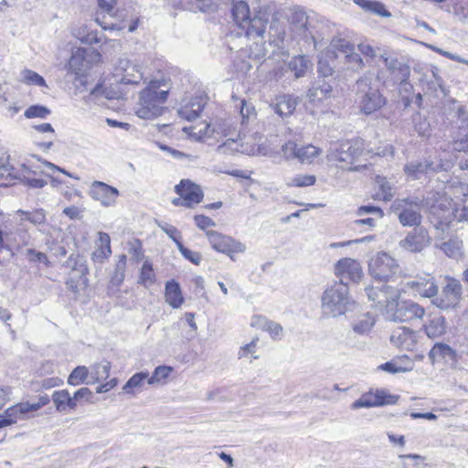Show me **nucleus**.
<instances>
[{"label":"nucleus","mask_w":468,"mask_h":468,"mask_svg":"<svg viewBox=\"0 0 468 468\" xmlns=\"http://www.w3.org/2000/svg\"><path fill=\"white\" fill-rule=\"evenodd\" d=\"M169 89L164 80H152L141 91L136 114L141 119H154L162 115Z\"/></svg>","instance_id":"f257e3e1"},{"label":"nucleus","mask_w":468,"mask_h":468,"mask_svg":"<svg viewBox=\"0 0 468 468\" xmlns=\"http://www.w3.org/2000/svg\"><path fill=\"white\" fill-rule=\"evenodd\" d=\"M350 304L349 289L345 282H334L324 290L321 297L323 313L328 316L338 317L345 314Z\"/></svg>","instance_id":"f03ea898"},{"label":"nucleus","mask_w":468,"mask_h":468,"mask_svg":"<svg viewBox=\"0 0 468 468\" xmlns=\"http://www.w3.org/2000/svg\"><path fill=\"white\" fill-rule=\"evenodd\" d=\"M368 300L372 306L378 309L386 317L395 308L400 293L399 289L388 284L379 283L366 288Z\"/></svg>","instance_id":"7ed1b4c3"},{"label":"nucleus","mask_w":468,"mask_h":468,"mask_svg":"<svg viewBox=\"0 0 468 468\" xmlns=\"http://www.w3.org/2000/svg\"><path fill=\"white\" fill-rule=\"evenodd\" d=\"M421 204L419 198H397L391 205V210L402 226L418 228L422 219Z\"/></svg>","instance_id":"20e7f679"},{"label":"nucleus","mask_w":468,"mask_h":468,"mask_svg":"<svg viewBox=\"0 0 468 468\" xmlns=\"http://www.w3.org/2000/svg\"><path fill=\"white\" fill-rule=\"evenodd\" d=\"M363 148L364 144L360 139L332 143L326 157L329 162L352 164L355 159L361 155Z\"/></svg>","instance_id":"39448f33"},{"label":"nucleus","mask_w":468,"mask_h":468,"mask_svg":"<svg viewBox=\"0 0 468 468\" xmlns=\"http://www.w3.org/2000/svg\"><path fill=\"white\" fill-rule=\"evenodd\" d=\"M369 80L368 77L357 80L360 109L365 114H371L386 104V99L380 91L369 87Z\"/></svg>","instance_id":"423d86ee"},{"label":"nucleus","mask_w":468,"mask_h":468,"mask_svg":"<svg viewBox=\"0 0 468 468\" xmlns=\"http://www.w3.org/2000/svg\"><path fill=\"white\" fill-rule=\"evenodd\" d=\"M446 283L441 292L433 298L432 303L438 308L447 310L456 307L463 297V285L453 277L446 276Z\"/></svg>","instance_id":"0eeeda50"},{"label":"nucleus","mask_w":468,"mask_h":468,"mask_svg":"<svg viewBox=\"0 0 468 468\" xmlns=\"http://www.w3.org/2000/svg\"><path fill=\"white\" fill-rule=\"evenodd\" d=\"M399 271L396 259L386 252H378L371 258L368 263L370 275L378 281H386L395 275Z\"/></svg>","instance_id":"6e6552de"},{"label":"nucleus","mask_w":468,"mask_h":468,"mask_svg":"<svg viewBox=\"0 0 468 468\" xmlns=\"http://www.w3.org/2000/svg\"><path fill=\"white\" fill-rule=\"evenodd\" d=\"M206 234L211 247L218 252L229 255L231 260H234V253H241L246 250V246L242 242L229 236L223 235L214 230H208Z\"/></svg>","instance_id":"1a4fd4ad"},{"label":"nucleus","mask_w":468,"mask_h":468,"mask_svg":"<svg viewBox=\"0 0 468 468\" xmlns=\"http://www.w3.org/2000/svg\"><path fill=\"white\" fill-rule=\"evenodd\" d=\"M399 400V396L389 394L383 389H377L376 392H367L359 399L355 400L351 405V410H358L361 408H373L384 405H393Z\"/></svg>","instance_id":"9d476101"},{"label":"nucleus","mask_w":468,"mask_h":468,"mask_svg":"<svg viewBox=\"0 0 468 468\" xmlns=\"http://www.w3.org/2000/svg\"><path fill=\"white\" fill-rule=\"evenodd\" d=\"M115 77L123 84L137 85L144 79L143 68L137 62L122 58L115 67Z\"/></svg>","instance_id":"9b49d317"},{"label":"nucleus","mask_w":468,"mask_h":468,"mask_svg":"<svg viewBox=\"0 0 468 468\" xmlns=\"http://www.w3.org/2000/svg\"><path fill=\"white\" fill-rule=\"evenodd\" d=\"M424 314V308L414 302L399 303V301H396L395 308L388 314L387 319L393 322H410L422 318Z\"/></svg>","instance_id":"f8f14e48"},{"label":"nucleus","mask_w":468,"mask_h":468,"mask_svg":"<svg viewBox=\"0 0 468 468\" xmlns=\"http://www.w3.org/2000/svg\"><path fill=\"white\" fill-rule=\"evenodd\" d=\"M335 274L340 279L338 282H358L363 274L361 264L354 259L344 258L335 265Z\"/></svg>","instance_id":"ddd939ff"},{"label":"nucleus","mask_w":468,"mask_h":468,"mask_svg":"<svg viewBox=\"0 0 468 468\" xmlns=\"http://www.w3.org/2000/svg\"><path fill=\"white\" fill-rule=\"evenodd\" d=\"M119 190L101 181H94L91 183L89 195L99 201L104 207L113 206L119 197Z\"/></svg>","instance_id":"4468645a"},{"label":"nucleus","mask_w":468,"mask_h":468,"mask_svg":"<svg viewBox=\"0 0 468 468\" xmlns=\"http://www.w3.org/2000/svg\"><path fill=\"white\" fill-rule=\"evenodd\" d=\"M399 244L405 250L420 252L430 244V236L425 229L415 228Z\"/></svg>","instance_id":"2eb2a0df"},{"label":"nucleus","mask_w":468,"mask_h":468,"mask_svg":"<svg viewBox=\"0 0 468 468\" xmlns=\"http://www.w3.org/2000/svg\"><path fill=\"white\" fill-rule=\"evenodd\" d=\"M175 191L186 201V207L199 204L204 197L200 186L188 179H183L175 186Z\"/></svg>","instance_id":"dca6fc26"},{"label":"nucleus","mask_w":468,"mask_h":468,"mask_svg":"<svg viewBox=\"0 0 468 468\" xmlns=\"http://www.w3.org/2000/svg\"><path fill=\"white\" fill-rule=\"evenodd\" d=\"M390 342L400 349L413 350L418 343V335L415 331L401 326L392 332Z\"/></svg>","instance_id":"f3484780"},{"label":"nucleus","mask_w":468,"mask_h":468,"mask_svg":"<svg viewBox=\"0 0 468 468\" xmlns=\"http://www.w3.org/2000/svg\"><path fill=\"white\" fill-rule=\"evenodd\" d=\"M386 68L393 74V78L398 82H405L410 78V67L399 61L397 58H393L387 53H383L380 56Z\"/></svg>","instance_id":"a211bd4d"},{"label":"nucleus","mask_w":468,"mask_h":468,"mask_svg":"<svg viewBox=\"0 0 468 468\" xmlns=\"http://www.w3.org/2000/svg\"><path fill=\"white\" fill-rule=\"evenodd\" d=\"M442 205V202H440L434 204L431 207V213L438 215V218L440 219L439 225L442 229L444 226H448L450 224L452 218H455L459 221H468V206H465L461 210H458L452 207L451 203H449L450 208L447 210H442V214L441 215L438 210Z\"/></svg>","instance_id":"6ab92c4d"},{"label":"nucleus","mask_w":468,"mask_h":468,"mask_svg":"<svg viewBox=\"0 0 468 468\" xmlns=\"http://www.w3.org/2000/svg\"><path fill=\"white\" fill-rule=\"evenodd\" d=\"M217 153L219 154H234L235 153L250 154L254 153V150L253 148L249 149L244 144L240 134L237 133L235 136L226 138V141L217 147Z\"/></svg>","instance_id":"aec40b11"},{"label":"nucleus","mask_w":468,"mask_h":468,"mask_svg":"<svg viewBox=\"0 0 468 468\" xmlns=\"http://www.w3.org/2000/svg\"><path fill=\"white\" fill-rule=\"evenodd\" d=\"M298 104L297 98L289 94H282L275 97L271 107L276 114L282 118L291 116Z\"/></svg>","instance_id":"412c9836"},{"label":"nucleus","mask_w":468,"mask_h":468,"mask_svg":"<svg viewBox=\"0 0 468 468\" xmlns=\"http://www.w3.org/2000/svg\"><path fill=\"white\" fill-rule=\"evenodd\" d=\"M426 335L431 339L441 337L447 331L446 319L442 315L430 317L423 324Z\"/></svg>","instance_id":"4be33fe9"},{"label":"nucleus","mask_w":468,"mask_h":468,"mask_svg":"<svg viewBox=\"0 0 468 468\" xmlns=\"http://www.w3.org/2000/svg\"><path fill=\"white\" fill-rule=\"evenodd\" d=\"M89 50L82 48L74 49L67 64L68 71L76 75L81 74L89 63L87 56Z\"/></svg>","instance_id":"5701e85b"},{"label":"nucleus","mask_w":468,"mask_h":468,"mask_svg":"<svg viewBox=\"0 0 468 468\" xmlns=\"http://www.w3.org/2000/svg\"><path fill=\"white\" fill-rule=\"evenodd\" d=\"M456 352L447 344L436 343L429 352L431 364L455 360Z\"/></svg>","instance_id":"b1692460"},{"label":"nucleus","mask_w":468,"mask_h":468,"mask_svg":"<svg viewBox=\"0 0 468 468\" xmlns=\"http://www.w3.org/2000/svg\"><path fill=\"white\" fill-rule=\"evenodd\" d=\"M288 22L291 30L299 35L304 36L307 31L308 16L302 9H292L288 16Z\"/></svg>","instance_id":"393cba45"},{"label":"nucleus","mask_w":468,"mask_h":468,"mask_svg":"<svg viewBox=\"0 0 468 468\" xmlns=\"http://www.w3.org/2000/svg\"><path fill=\"white\" fill-rule=\"evenodd\" d=\"M439 248L446 256L455 261H460L464 257L463 240L457 237L451 238L450 239L441 242L439 245Z\"/></svg>","instance_id":"a878e982"},{"label":"nucleus","mask_w":468,"mask_h":468,"mask_svg":"<svg viewBox=\"0 0 468 468\" xmlns=\"http://www.w3.org/2000/svg\"><path fill=\"white\" fill-rule=\"evenodd\" d=\"M433 163L430 161L419 162L414 161L408 163L404 166V172L406 176L411 180H417L421 177L422 175L427 174L429 171H434Z\"/></svg>","instance_id":"bb28decb"},{"label":"nucleus","mask_w":468,"mask_h":468,"mask_svg":"<svg viewBox=\"0 0 468 468\" xmlns=\"http://www.w3.org/2000/svg\"><path fill=\"white\" fill-rule=\"evenodd\" d=\"M72 35L82 43L92 45L102 42V37L98 36V32L91 30L88 25L80 24L72 29Z\"/></svg>","instance_id":"cd10ccee"},{"label":"nucleus","mask_w":468,"mask_h":468,"mask_svg":"<svg viewBox=\"0 0 468 468\" xmlns=\"http://www.w3.org/2000/svg\"><path fill=\"white\" fill-rule=\"evenodd\" d=\"M96 246L97 248L92 252V260L96 262H103L112 253L110 236L107 233L99 232Z\"/></svg>","instance_id":"c85d7f7f"},{"label":"nucleus","mask_w":468,"mask_h":468,"mask_svg":"<svg viewBox=\"0 0 468 468\" xmlns=\"http://www.w3.org/2000/svg\"><path fill=\"white\" fill-rule=\"evenodd\" d=\"M165 302L173 308H179L184 303L179 284L175 281L167 282L165 292Z\"/></svg>","instance_id":"c756f323"},{"label":"nucleus","mask_w":468,"mask_h":468,"mask_svg":"<svg viewBox=\"0 0 468 468\" xmlns=\"http://www.w3.org/2000/svg\"><path fill=\"white\" fill-rule=\"evenodd\" d=\"M29 412V403H20L6 410L5 416H0V428L16 422V420L25 413Z\"/></svg>","instance_id":"7c9ffc66"},{"label":"nucleus","mask_w":468,"mask_h":468,"mask_svg":"<svg viewBox=\"0 0 468 468\" xmlns=\"http://www.w3.org/2000/svg\"><path fill=\"white\" fill-rule=\"evenodd\" d=\"M267 20L262 17L255 16L245 23L246 36L253 38H262L267 27Z\"/></svg>","instance_id":"2f4dec72"},{"label":"nucleus","mask_w":468,"mask_h":468,"mask_svg":"<svg viewBox=\"0 0 468 468\" xmlns=\"http://www.w3.org/2000/svg\"><path fill=\"white\" fill-rule=\"evenodd\" d=\"M411 287L423 297L431 298L435 297L438 293V287L432 278L413 281Z\"/></svg>","instance_id":"473e14b6"},{"label":"nucleus","mask_w":468,"mask_h":468,"mask_svg":"<svg viewBox=\"0 0 468 468\" xmlns=\"http://www.w3.org/2000/svg\"><path fill=\"white\" fill-rule=\"evenodd\" d=\"M232 16L239 27H245V23L251 18L248 4L244 1L236 2L232 7Z\"/></svg>","instance_id":"72a5a7b5"},{"label":"nucleus","mask_w":468,"mask_h":468,"mask_svg":"<svg viewBox=\"0 0 468 468\" xmlns=\"http://www.w3.org/2000/svg\"><path fill=\"white\" fill-rule=\"evenodd\" d=\"M156 281L155 272L153 264L145 261L140 270L137 283L148 289L154 284Z\"/></svg>","instance_id":"f704fd0d"},{"label":"nucleus","mask_w":468,"mask_h":468,"mask_svg":"<svg viewBox=\"0 0 468 468\" xmlns=\"http://www.w3.org/2000/svg\"><path fill=\"white\" fill-rule=\"evenodd\" d=\"M126 269V255L122 254L115 265L114 271L110 281V289L118 288L124 281Z\"/></svg>","instance_id":"c9c22d12"},{"label":"nucleus","mask_w":468,"mask_h":468,"mask_svg":"<svg viewBox=\"0 0 468 468\" xmlns=\"http://www.w3.org/2000/svg\"><path fill=\"white\" fill-rule=\"evenodd\" d=\"M298 150L297 160L302 164H312L322 154V149L313 144L299 146Z\"/></svg>","instance_id":"e433bc0d"},{"label":"nucleus","mask_w":468,"mask_h":468,"mask_svg":"<svg viewBox=\"0 0 468 468\" xmlns=\"http://www.w3.org/2000/svg\"><path fill=\"white\" fill-rule=\"evenodd\" d=\"M375 322V318L369 313L363 314L354 322L353 331L358 335L367 334L372 329Z\"/></svg>","instance_id":"4c0bfd02"},{"label":"nucleus","mask_w":468,"mask_h":468,"mask_svg":"<svg viewBox=\"0 0 468 468\" xmlns=\"http://www.w3.org/2000/svg\"><path fill=\"white\" fill-rule=\"evenodd\" d=\"M256 321L252 323V325H258L262 330L268 331L272 338H281L282 335V327L281 324L269 321L264 317H256Z\"/></svg>","instance_id":"58836bf2"},{"label":"nucleus","mask_w":468,"mask_h":468,"mask_svg":"<svg viewBox=\"0 0 468 468\" xmlns=\"http://www.w3.org/2000/svg\"><path fill=\"white\" fill-rule=\"evenodd\" d=\"M184 131H189L190 136L196 140H207L212 138L210 124L207 122H199L189 128H184Z\"/></svg>","instance_id":"ea45409f"},{"label":"nucleus","mask_w":468,"mask_h":468,"mask_svg":"<svg viewBox=\"0 0 468 468\" xmlns=\"http://www.w3.org/2000/svg\"><path fill=\"white\" fill-rule=\"evenodd\" d=\"M332 86L324 81L317 86H313L307 91V97L311 101H322L331 95Z\"/></svg>","instance_id":"a19ab883"},{"label":"nucleus","mask_w":468,"mask_h":468,"mask_svg":"<svg viewBox=\"0 0 468 468\" xmlns=\"http://www.w3.org/2000/svg\"><path fill=\"white\" fill-rule=\"evenodd\" d=\"M111 363L104 360L101 363H96L90 367V377L93 382H98L108 378L110 375Z\"/></svg>","instance_id":"79ce46f5"},{"label":"nucleus","mask_w":468,"mask_h":468,"mask_svg":"<svg viewBox=\"0 0 468 468\" xmlns=\"http://www.w3.org/2000/svg\"><path fill=\"white\" fill-rule=\"evenodd\" d=\"M377 186L378 187V196L379 198L389 201L395 195L394 186L385 178L381 176H378L376 180Z\"/></svg>","instance_id":"37998d69"},{"label":"nucleus","mask_w":468,"mask_h":468,"mask_svg":"<svg viewBox=\"0 0 468 468\" xmlns=\"http://www.w3.org/2000/svg\"><path fill=\"white\" fill-rule=\"evenodd\" d=\"M291 71L294 73L296 79L304 75L308 69V60L304 56L293 57L288 64Z\"/></svg>","instance_id":"c03bdc74"},{"label":"nucleus","mask_w":468,"mask_h":468,"mask_svg":"<svg viewBox=\"0 0 468 468\" xmlns=\"http://www.w3.org/2000/svg\"><path fill=\"white\" fill-rule=\"evenodd\" d=\"M316 182V177L314 175L298 174L286 181V186L289 187H305L314 186Z\"/></svg>","instance_id":"a18cd8bd"},{"label":"nucleus","mask_w":468,"mask_h":468,"mask_svg":"<svg viewBox=\"0 0 468 468\" xmlns=\"http://www.w3.org/2000/svg\"><path fill=\"white\" fill-rule=\"evenodd\" d=\"M211 134L212 137L218 135L219 137L229 138L230 136H235L237 132L228 122H218L214 124L213 128H211Z\"/></svg>","instance_id":"49530a36"},{"label":"nucleus","mask_w":468,"mask_h":468,"mask_svg":"<svg viewBox=\"0 0 468 468\" xmlns=\"http://www.w3.org/2000/svg\"><path fill=\"white\" fill-rule=\"evenodd\" d=\"M90 376V370L84 366H79L73 369L68 378V383L71 386H78L83 383Z\"/></svg>","instance_id":"de8ad7c7"},{"label":"nucleus","mask_w":468,"mask_h":468,"mask_svg":"<svg viewBox=\"0 0 468 468\" xmlns=\"http://www.w3.org/2000/svg\"><path fill=\"white\" fill-rule=\"evenodd\" d=\"M21 81L28 85L47 86L43 77L31 69H24L21 72Z\"/></svg>","instance_id":"09e8293b"},{"label":"nucleus","mask_w":468,"mask_h":468,"mask_svg":"<svg viewBox=\"0 0 468 468\" xmlns=\"http://www.w3.org/2000/svg\"><path fill=\"white\" fill-rule=\"evenodd\" d=\"M18 213L23 216V220H27L36 226L42 225L46 221V214L43 209H37L31 212L19 210Z\"/></svg>","instance_id":"8fccbe9b"},{"label":"nucleus","mask_w":468,"mask_h":468,"mask_svg":"<svg viewBox=\"0 0 468 468\" xmlns=\"http://www.w3.org/2000/svg\"><path fill=\"white\" fill-rule=\"evenodd\" d=\"M70 395L66 389L54 391L52 394V400L58 411L67 410V403L69 402Z\"/></svg>","instance_id":"3c124183"},{"label":"nucleus","mask_w":468,"mask_h":468,"mask_svg":"<svg viewBox=\"0 0 468 468\" xmlns=\"http://www.w3.org/2000/svg\"><path fill=\"white\" fill-rule=\"evenodd\" d=\"M173 371V367L168 366H159L155 367L151 378H148L147 382L149 385H154L160 383L168 378L170 373Z\"/></svg>","instance_id":"603ef678"},{"label":"nucleus","mask_w":468,"mask_h":468,"mask_svg":"<svg viewBox=\"0 0 468 468\" xmlns=\"http://www.w3.org/2000/svg\"><path fill=\"white\" fill-rule=\"evenodd\" d=\"M157 146L160 150L165 152L168 155H170L173 159L176 160H186L188 162H193L196 160V156L191 154H185L181 151L174 149L168 145L158 143Z\"/></svg>","instance_id":"864d4df0"},{"label":"nucleus","mask_w":468,"mask_h":468,"mask_svg":"<svg viewBox=\"0 0 468 468\" xmlns=\"http://www.w3.org/2000/svg\"><path fill=\"white\" fill-rule=\"evenodd\" d=\"M146 378H148V373L146 372L134 374L123 386V391L128 394L133 393V389L141 387Z\"/></svg>","instance_id":"5fc2aeb1"},{"label":"nucleus","mask_w":468,"mask_h":468,"mask_svg":"<svg viewBox=\"0 0 468 468\" xmlns=\"http://www.w3.org/2000/svg\"><path fill=\"white\" fill-rule=\"evenodd\" d=\"M50 114V110L43 105H32L28 107L25 112L24 115L27 119L32 118H41L45 119L48 115Z\"/></svg>","instance_id":"6e6d98bb"},{"label":"nucleus","mask_w":468,"mask_h":468,"mask_svg":"<svg viewBox=\"0 0 468 468\" xmlns=\"http://www.w3.org/2000/svg\"><path fill=\"white\" fill-rule=\"evenodd\" d=\"M299 146L293 141H288L282 146V154L287 160L297 159Z\"/></svg>","instance_id":"4d7b16f0"},{"label":"nucleus","mask_w":468,"mask_h":468,"mask_svg":"<svg viewBox=\"0 0 468 468\" xmlns=\"http://www.w3.org/2000/svg\"><path fill=\"white\" fill-rule=\"evenodd\" d=\"M331 47L334 50L345 54L346 57L354 50V46L343 38H334L331 42Z\"/></svg>","instance_id":"13d9d810"},{"label":"nucleus","mask_w":468,"mask_h":468,"mask_svg":"<svg viewBox=\"0 0 468 468\" xmlns=\"http://www.w3.org/2000/svg\"><path fill=\"white\" fill-rule=\"evenodd\" d=\"M158 227L176 243L178 248V243H182L180 241L181 232L174 226L168 223H157Z\"/></svg>","instance_id":"bf43d9fd"},{"label":"nucleus","mask_w":468,"mask_h":468,"mask_svg":"<svg viewBox=\"0 0 468 468\" xmlns=\"http://www.w3.org/2000/svg\"><path fill=\"white\" fill-rule=\"evenodd\" d=\"M346 59L349 68L354 71H359L365 66L360 54L354 52V50L346 55Z\"/></svg>","instance_id":"052dcab7"},{"label":"nucleus","mask_w":468,"mask_h":468,"mask_svg":"<svg viewBox=\"0 0 468 468\" xmlns=\"http://www.w3.org/2000/svg\"><path fill=\"white\" fill-rule=\"evenodd\" d=\"M129 254L131 256V261L134 262H140L143 261L144 255L142 250V244L138 239L129 243Z\"/></svg>","instance_id":"680f3d73"},{"label":"nucleus","mask_w":468,"mask_h":468,"mask_svg":"<svg viewBox=\"0 0 468 468\" xmlns=\"http://www.w3.org/2000/svg\"><path fill=\"white\" fill-rule=\"evenodd\" d=\"M415 131L420 135V136H429L431 133V125L429 122L421 118L420 115L418 116V119H415Z\"/></svg>","instance_id":"e2e57ef3"},{"label":"nucleus","mask_w":468,"mask_h":468,"mask_svg":"<svg viewBox=\"0 0 468 468\" xmlns=\"http://www.w3.org/2000/svg\"><path fill=\"white\" fill-rule=\"evenodd\" d=\"M178 250L186 259L196 265H199L201 261V255L198 252L192 251L185 248L182 243H178Z\"/></svg>","instance_id":"0e129e2a"},{"label":"nucleus","mask_w":468,"mask_h":468,"mask_svg":"<svg viewBox=\"0 0 468 468\" xmlns=\"http://www.w3.org/2000/svg\"><path fill=\"white\" fill-rule=\"evenodd\" d=\"M26 256L28 259V261L33 262H42L46 265L49 264L48 259L47 255L40 251H36L33 249H27L26 250Z\"/></svg>","instance_id":"69168bd1"},{"label":"nucleus","mask_w":468,"mask_h":468,"mask_svg":"<svg viewBox=\"0 0 468 468\" xmlns=\"http://www.w3.org/2000/svg\"><path fill=\"white\" fill-rule=\"evenodd\" d=\"M207 102V97L201 95V96H197L195 98H192L187 103H186L183 106L190 108L191 110L203 111Z\"/></svg>","instance_id":"338daca9"},{"label":"nucleus","mask_w":468,"mask_h":468,"mask_svg":"<svg viewBox=\"0 0 468 468\" xmlns=\"http://www.w3.org/2000/svg\"><path fill=\"white\" fill-rule=\"evenodd\" d=\"M240 104L239 112L243 120H249L256 115L255 107L251 102L242 100Z\"/></svg>","instance_id":"774afa93"}]
</instances>
